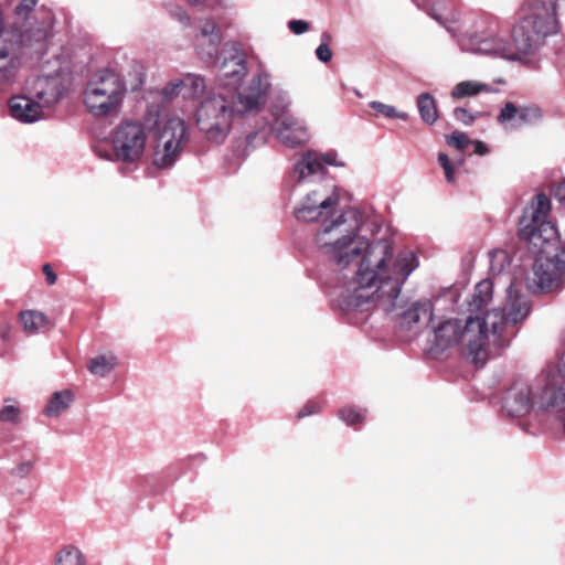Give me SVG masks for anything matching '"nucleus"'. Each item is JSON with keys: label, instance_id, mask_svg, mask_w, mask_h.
Masks as SVG:
<instances>
[{"label": "nucleus", "instance_id": "nucleus-1", "mask_svg": "<svg viewBox=\"0 0 565 565\" xmlns=\"http://www.w3.org/2000/svg\"><path fill=\"white\" fill-rule=\"evenodd\" d=\"M394 238L374 245L359 266L339 275L331 287V299L351 323H359L356 313L377 307L404 326L422 319L433 320V303L423 299L406 306L403 286L419 267V256L414 249L394 252Z\"/></svg>", "mask_w": 565, "mask_h": 565}, {"label": "nucleus", "instance_id": "nucleus-2", "mask_svg": "<svg viewBox=\"0 0 565 565\" xmlns=\"http://www.w3.org/2000/svg\"><path fill=\"white\" fill-rule=\"evenodd\" d=\"M340 201L337 185L318 183L306 190L294 213L299 222H319L315 234L317 248L334 270L342 271L351 265L359 266L374 245L393 236L387 227L372 221L367 224V237L363 233V213L354 207L339 210Z\"/></svg>", "mask_w": 565, "mask_h": 565}, {"label": "nucleus", "instance_id": "nucleus-3", "mask_svg": "<svg viewBox=\"0 0 565 565\" xmlns=\"http://www.w3.org/2000/svg\"><path fill=\"white\" fill-rule=\"evenodd\" d=\"M530 309L526 296L511 281L501 308L469 316L466 320H441L434 326L429 352L438 356L448 349L458 348L465 358L482 366L489 359L491 347H503L513 335L514 327L526 319Z\"/></svg>", "mask_w": 565, "mask_h": 565}, {"label": "nucleus", "instance_id": "nucleus-4", "mask_svg": "<svg viewBox=\"0 0 565 565\" xmlns=\"http://www.w3.org/2000/svg\"><path fill=\"white\" fill-rule=\"evenodd\" d=\"M247 74L246 62L241 55H232L218 66V86L196 109V125L207 140L222 143L228 136L235 118L263 108L271 86L266 71L255 74L249 83L238 88Z\"/></svg>", "mask_w": 565, "mask_h": 565}, {"label": "nucleus", "instance_id": "nucleus-5", "mask_svg": "<svg viewBox=\"0 0 565 565\" xmlns=\"http://www.w3.org/2000/svg\"><path fill=\"white\" fill-rule=\"evenodd\" d=\"M39 0H9L0 10V86L15 82L29 53L43 54L53 35L54 15Z\"/></svg>", "mask_w": 565, "mask_h": 565}, {"label": "nucleus", "instance_id": "nucleus-6", "mask_svg": "<svg viewBox=\"0 0 565 565\" xmlns=\"http://www.w3.org/2000/svg\"><path fill=\"white\" fill-rule=\"evenodd\" d=\"M565 382L561 370L547 369L532 380L516 379L504 391L501 412L507 417H523L533 411L557 405V388Z\"/></svg>", "mask_w": 565, "mask_h": 565}, {"label": "nucleus", "instance_id": "nucleus-7", "mask_svg": "<svg viewBox=\"0 0 565 565\" xmlns=\"http://www.w3.org/2000/svg\"><path fill=\"white\" fill-rule=\"evenodd\" d=\"M65 92L66 87L60 74L30 77L22 90L8 99V116L22 125L45 120Z\"/></svg>", "mask_w": 565, "mask_h": 565}, {"label": "nucleus", "instance_id": "nucleus-8", "mask_svg": "<svg viewBox=\"0 0 565 565\" xmlns=\"http://www.w3.org/2000/svg\"><path fill=\"white\" fill-rule=\"evenodd\" d=\"M558 31L556 6L553 0H533L523 8L522 17L511 32L515 61L533 56L544 39Z\"/></svg>", "mask_w": 565, "mask_h": 565}, {"label": "nucleus", "instance_id": "nucleus-9", "mask_svg": "<svg viewBox=\"0 0 565 565\" xmlns=\"http://www.w3.org/2000/svg\"><path fill=\"white\" fill-rule=\"evenodd\" d=\"M151 113L145 120L125 119L109 135L110 151L96 149L98 157L119 164L122 173L138 169L147 153L150 131L156 127Z\"/></svg>", "mask_w": 565, "mask_h": 565}, {"label": "nucleus", "instance_id": "nucleus-10", "mask_svg": "<svg viewBox=\"0 0 565 565\" xmlns=\"http://www.w3.org/2000/svg\"><path fill=\"white\" fill-rule=\"evenodd\" d=\"M126 86L118 74L109 70L95 73L86 84L83 103L87 111L103 118L116 115L124 102Z\"/></svg>", "mask_w": 565, "mask_h": 565}, {"label": "nucleus", "instance_id": "nucleus-11", "mask_svg": "<svg viewBox=\"0 0 565 565\" xmlns=\"http://www.w3.org/2000/svg\"><path fill=\"white\" fill-rule=\"evenodd\" d=\"M158 115H151V122ZM153 164L159 169L174 166L183 152L189 139L188 127L179 117L168 118L163 124L157 122Z\"/></svg>", "mask_w": 565, "mask_h": 565}, {"label": "nucleus", "instance_id": "nucleus-12", "mask_svg": "<svg viewBox=\"0 0 565 565\" xmlns=\"http://www.w3.org/2000/svg\"><path fill=\"white\" fill-rule=\"evenodd\" d=\"M458 43L466 52L515 61L511 41L494 28L480 32H465L459 36Z\"/></svg>", "mask_w": 565, "mask_h": 565}, {"label": "nucleus", "instance_id": "nucleus-13", "mask_svg": "<svg viewBox=\"0 0 565 565\" xmlns=\"http://www.w3.org/2000/svg\"><path fill=\"white\" fill-rule=\"evenodd\" d=\"M519 236L527 242L530 252L536 256L552 255L559 243L558 231L552 222L520 226Z\"/></svg>", "mask_w": 565, "mask_h": 565}, {"label": "nucleus", "instance_id": "nucleus-14", "mask_svg": "<svg viewBox=\"0 0 565 565\" xmlns=\"http://www.w3.org/2000/svg\"><path fill=\"white\" fill-rule=\"evenodd\" d=\"M316 150H306L294 157L289 171V180L295 188L310 189L315 184L323 183L328 170L319 166L316 160Z\"/></svg>", "mask_w": 565, "mask_h": 565}, {"label": "nucleus", "instance_id": "nucleus-15", "mask_svg": "<svg viewBox=\"0 0 565 565\" xmlns=\"http://www.w3.org/2000/svg\"><path fill=\"white\" fill-rule=\"evenodd\" d=\"M565 270L558 269L557 262L552 255L536 256L532 277L527 280V288L533 292H551L562 285Z\"/></svg>", "mask_w": 565, "mask_h": 565}, {"label": "nucleus", "instance_id": "nucleus-16", "mask_svg": "<svg viewBox=\"0 0 565 565\" xmlns=\"http://www.w3.org/2000/svg\"><path fill=\"white\" fill-rule=\"evenodd\" d=\"M543 119L544 113L537 105L516 106L512 102L505 103L497 117L498 124L507 131H514L523 126H534Z\"/></svg>", "mask_w": 565, "mask_h": 565}, {"label": "nucleus", "instance_id": "nucleus-17", "mask_svg": "<svg viewBox=\"0 0 565 565\" xmlns=\"http://www.w3.org/2000/svg\"><path fill=\"white\" fill-rule=\"evenodd\" d=\"M222 32L212 19H203L198 23V33L193 45L199 57L205 63H213L218 54Z\"/></svg>", "mask_w": 565, "mask_h": 565}, {"label": "nucleus", "instance_id": "nucleus-18", "mask_svg": "<svg viewBox=\"0 0 565 565\" xmlns=\"http://www.w3.org/2000/svg\"><path fill=\"white\" fill-rule=\"evenodd\" d=\"M274 130L279 141L289 148L300 147L310 139L306 124L294 115L278 117Z\"/></svg>", "mask_w": 565, "mask_h": 565}, {"label": "nucleus", "instance_id": "nucleus-19", "mask_svg": "<svg viewBox=\"0 0 565 565\" xmlns=\"http://www.w3.org/2000/svg\"><path fill=\"white\" fill-rule=\"evenodd\" d=\"M550 211V199L544 193L536 194L524 209L523 215L519 223V227L523 225H535L537 223L548 222L546 217Z\"/></svg>", "mask_w": 565, "mask_h": 565}, {"label": "nucleus", "instance_id": "nucleus-20", "mask_svg": "<svg viewBox=\"0 0 565 565\" xmlns=\"http://www.w3.org/2000/svg\"><path fill=\"white\" fill-rule=\"evenodd\" d=\"M493 285L494 282L490 278L483 279L476 285L469 301L470 316L484 315L482 310L491 302L493 297Z\"/></svg>", "mask_w": 565, "mask_h": 565}, {"label": "nucleus", "instance_id": "nucleus-21", "mask_svg": "<svg viewBox=\"0 0 565 565\" xmlns=\"http://www.w3.org/2000/svg\"><path fill=\"white\" fill-rule=\"evenodd\" d=\"M74 402V394L70 390L54 392L49 398L43 414L49 418H56L66 412Z\"/></svg>", "mask_w": 565, "mask_h": 565}, {"label": "nucleus", "instance_id": "nucleus-22", "mask_svg": "<svg viewBox=\"0 0 565 565\" xmlns=\"http://www.w3.org/2000/svg\"><path fill=\"white\" fill-rule=\"evenodd\" d=\"M493 88L490 84L479 81H462L456 84L451 89V98L455 100L466 97H475L482 93H492Z\"/></svg>", "mask_w": 565, "mask_h": 565}, {"label": "nucleus", "instance_id": "nucleus-23", "mask_svg": "<svg viewBox=\"0 0 565 565\" xmlns=\"http://www.w3.org/2000/svg\"><path fill=\"white\" fill-rule=\"evenodd\" d=\"M19 321L25 333L36 334L47 324L49 319L47 316L41 311L23 310L19 313Z\"/></svg>", "mask_w": 565, "mask_h": 565}, {"label": "nucleus", "instance_id": "nucleus-24", "mask_svg": "<svg viewBox=\"0 0 565 565\" xmlns=\"http://www.w3.org/2000/svg\"><path fill=\"white\" fill-rule=\"evenodd\" d=\"M0 422L6 425L19 426L23 422L21 404L13 397H7L0 408Z\"/></svg>", "mask_w": 565, "mask_h": 565}, {"label": "nucleus", "instance_id": "nucleus-25", "mask_svg": "<svg viewBox=\"0 0 565 565\" xmlns=\"http://www.w3.org/2000/svg\"><path fill=\"white\" fill-rule=\"evenodd\" d=\"M182 82V97L184 99H195L200 97L205 88L206 84L201 75L185 74L181 78Z\"/></svg>", "mask_w": 565, "mask_h": 565}, {"label": "nucleus", "instance_id": "nucleus-26", "mask_svg": "<svg viewBox=\"0 0 565 565\" xmlns=\"http://www.w3.org/2000/svg\"><path fill=\"white\" fill-rule=\"evenodd\" d=\"M417 109L419 116L427 125H433L438 119L437 104L434 96L429 93H423L417 97Z\"/></svg>", "mask_w": 565, "mask_h": 565}, {"label": "nucleus", "instance_id": "nucleus-27", "mask_svg": "<svg viewBox=\"0 0 565 565\" xmlns=\"http://www.w3.org/2000/svg\"><path fill=\"white\" fill-rule=\"evenodd\" d=\"M117 365V359L113 354H100L95 358H93L88 362V370L89 372L99 377L106 376L108 373H110L115 366Z\"/></svg>", "mask_w": 565, "mask_h": 565}, {"label": "nucleus", "instance_id": "nucleus-28", "mask_svg": "<svg viewBox=\"0 0 565 565\" xmlns=\"http://www.w3.org/2000/svg\"><path fill=\"white\" fill-rule=\"evenodd\" d=\"M292 106V97L289 92L279 90L275 94L273 103H271V113L275 119V122L278 121V117L291 116L289 113L290 107Z\"/></svg>", "mask_w": 565, "mask_h": 565}, {"label": "nucleus", "instance_id": "nucleus-29", "mask_svg": "<svg viewBox=\"0 0 565 565\" xmlns=\"http://www.w3.org/2000/svg\"><path fill=\"white\" fill-rule=\"evenodd\" d=\"M54 565H84L83 554L75 546H64L56 554Z\"/></svg>", "mask_w": 565, "mask_h": 565}, {"label": "nucleus", "instance_id": "nucleus-30", "mask_svg": "<svg viewBox=\"0 0 565 565\" xmlns=\"http://www.w3.org/2000/svg\"><path fill=\"white\" fill-rule=\"evenodd\" d=\"M490 274L493 278L501 276L510 266L509 255L505 250L498 249L489 253Z\"/></svg>", "mask_w": 565, "mask_h": 565}, {"label": "nucleus", "instance_id": "nucleus-31", "mask_svg": "<svg viewBox=\"0 0 565 565\" xmlns=\"http://www.w3.org/2000/svg\"><path fill=\"white\" fill-rule=\"evenodd\" d=\"M339 418L348 426H355L365 419L366 409L358 406H344L338 412Z\"/></svg>", "mask_w": 565, "mask_h": 565}, {"label": "nucleus", "instance_id": "nucleus-32", "mask_svg": "<svg viewBox=\"0 0 565 565\" xmlns=\"http://www.w3.org/2000/svg\"><path fill=\"white\" fill-rule=\"evenodd\" d=\"M316 160L319 161V166L322 167H333V168H344L347 167V162L343 157L335 150L328 151H316Z\"/></svg>", "mask_w": 565, "mask_h": 565}, {"label": "nucleus", "instance_id": "nucleus-33", "mask_svg": "<svg viewBox=\"0 0 565 565\" xmlns=\"http://www.w3.org/2000/svg\"><path fill=\"white\" fill-rule=\"evenodd\" d=\"M369 106L372 107L373 109H375L379 114H381L382 116H384L386 118H397V119H401V120H407L408 119V114L407 113L398 111L392 105H387V104H384V103H381V102L373 100V102H370Z\"/></svg>", "mask_w": 565, "mask_h": 565}, {"label": "nucleus", "instance_id": "nucleus-34", "mask_svg": "<svg viewBox=\"0 0 565 565\" xmlns=\"http://www.w3.org/2000/svg\"><path fill=\"white\" fill-rule=\"evenodd\" d=\"M267 134L263 129L252 131L246 135L244 142L246 143V152L248 149H254L259 145H263L266 141Z\"/></svg>", "mask_w": 565, "mask_h": 565}, {"label": "nucleus", "instance_id": "nucleus-35", "mask_svg": "<svg viewBox=\"0 0 565 565\" xmlns=\"http://www.w3.org/2000/svg\"><path fill=\"white\" fill-rule=\"evenodd\" d=\"M447 142L449 146H452L458 150H463L471 143V140L465 132L457 130V131H454L448 137Z\"/></svg>", "mask_w": 565, "mask_h": 565}, {"label": "nucleus", "instance_id": "nucleus-36", "mask_svg": "<svg viewBox=\"0 0 565 565\" xmlns=\"http://www.w3.org/2000/svg\"><path fill=\"white\" fill-rule=\"evenodd\" d=\"M161 95L164 99L170 100L178 95H182V82L180 78H175L168 83L161 90Z\"/></svg>", "mask_w": 565, "mask_h": 565}, {"label": "nucleus", "instance_id": "nucleus-37", "mask_svg": "<svg viewBox=\"0 0 565 565\" xmlns=\"http://www.w3.org/2000/svg\"><path fill=\"white\" fill-rule=\"evenodd\" d=\"M34 468V461L31 459L22 460L15 467L12 468L11 475L17 478H26L29 477Z\"/></svg>", "mask_w": 565, "mask_h": 565}, {"label": "nucleus", "instance_id": "nucleus-38", "mask_svg": "<svg viewBox=\"0 0 565 565\" xmlns=\"http://www.w3.org/2000/svg\"><path fill=\"white\" fill-rule=\"evenodd\" d=\"M454 118L466 126L472 125L476 120V116L462 107H457L454 109Z\"/></svg>", "mask_w": 565, "mask_h": 565}, {"label": "nucleus", "instance_id": "nucleus-39", "mask_svg": "<svg viewBox=\"0 0 565 565\" xmlns=\"http://www.w3.org/2000/svg\"><path fill=\"white\" fill-rule=\"evenodd\" d=\"M169 12L175 20H178L184 26H189L191 24V18L183 8L179 6H172Z\"/></svg>", "mask_w": 565, "mask_h": 565}, {"label": "nucleus", "instance_id": "nucleus-40", "mask_svg": "<svg viewBox=\"0 0 565 565\" xmlns=\"http://www.w3.org/2000/svg\"><path fill=\"white\" fill-rule=\"evenodd\" d=\"M316 55L318 60L321 61L322 63H328L332 58V51L327 43H321L316 49Z\"/></svg>", "mask_w": 565, "mask_h": 565}, {"label": "nucleus", "instance_id": "nucleus-41", "mask_svg": "<svg viewBox=\"0 0 565 565\" xmlns=\"http://www.w3.org/2000/svg\"><path fill=\"white\" fill-rule=\"evenodd\" d=\"M288 28L292 33L299 35L308 31L309 24L303 20H290Z\"/></svg>", "mask_w": 565, "mask_h": 565}, {"label": "nucleus", "instance_id": "nucleus-42", "mask_svg": "<svg viewBox=\"0 0 565 565\" xmlns=\"http://www.w3.org/2000/svg\"><path fill=\"white\" fill-rule=\"evenodd\" d=\"M42 270H43V274L45 275L46 282L50 286L54 285L56 282V280H57V276L53 271L52 266L50 264H44L43 267H42Z\"/></svg>", "mask_w": 565, "mask_h": 565}, {"label": "nucleus", "instance_id": "nucleus-43", "mask_svg": "<svg viewBox=\"0 0 565 565\" xmlns=\"http://www.w3.org/2000/svg\"><path fill=\"white\" fill-rule=\"evenodd\" d=\"M555 198L565 205V180L562 181L555 189Z\"/></svg>", "mask_w": 565, "mask_h": 565}, {"label": "nucleus", "instance_id": "nucleus-44", "mask_svg": "<svg viewBox=\"0 0 565 565\" xmlns=\"http://www.w3.org/2000/svg\"><path fill=\"white\" fill-rule=\"evenodd\" d=\"M471 143L475 146V153L484 156L489 152L488 147L482 141L476 140L471 141Z\"/></svg>", "mask_w": 565, "mask_h": 565}, {"label": "nucleus", "instance_id": "nucleus-45", "mask_svg": "<svg viewBox=\"0 0 565 565\" xmlns=\"http://www.w3.org/2000/svg\"><path fill=\"white\" fill-rule=\"evenodd\" d=\"M319 406L316 404L307 405L299 412V417H305L315 413H318Z\"/></svg>", "mask_w": 565, "mask_h": 565}, {"label": "nucleus", "instance_id": "nucleus-46", "mask_svg": "<svg viewBox=\"0 0 565 565\" xmlns=\"http://www.w3.org/2000/svg\"><path fill=\"white\" fill-rule=\"evenodd\" d=\"M444 172L448 182L455 181V168L452 164L450 167L444 168Z\"/></svg>", "mask_w": 565, "mask_h": 565}, {"label": "nucleus", "instance_id": "nucleus-47", "mask_svg": "<svg viewBox=\"0 0 565 565\" xmlns=\"http://www.w3.org/2000/svg\"><path fill=\"white\" fill-rule=\"evenodd\" d=\"M438 161L443 169L451 166L450 160L446 153H439Z\"/></svg>", "mask_w": 565, "mask_h": 565}, {"label": "nucleus", "instance_id": "nucleus-48", "mask_svg": "<svg viewBox=\"0 0 565 565\" xmlns=\"http://www.w3.org/2000/svg\"><path fill=\"white\" fill-rule=\"evenodd\" d=\"M189 4L191 6H195V7H201V6H205L207 0H186Z\"/></svg>", "mask_w": 565, "mask_h": 565}, {"label": "nucleus", "instance_id": "nucleus-49", "mask_svg": "<svg viewBox=\"0 0 565 565\" xmlns=\"http://www.w3.org/2000/svg\"><path fill=\"white\" fill-rule=\"evenodd\" d=\"M418 8H423L428 0H413Z\"/></svg>", "mask_w": 565, "mask_h": 565}, {"label": "nucleus", "instance_id": "nucleus-50", "mask_svg": "<svg viewBox=\"0 0 565 565\" xmlns=\"http://www.w3.org/2000/svg\"><path fill=\"white\" fill-rule=\"evenodd\" d=\"M430 14H431V17H433L435 20H437L438 22L443 23V20H441V18H440L439 15H437V14H435V13H430Z\"/></svg>", "mask_w": 565, "mask_h": 565}]
</instances>
